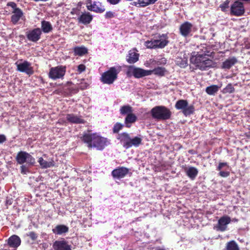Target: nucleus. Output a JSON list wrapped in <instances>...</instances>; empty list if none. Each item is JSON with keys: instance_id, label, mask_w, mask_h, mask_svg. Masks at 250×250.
<instances>
[{"instance_id": "nucleus-41", "label": "nucleus", "mask_w": 250, "mask_h": 250, "mask_svg": "<svg viewBox=\"0 0 250 250\" xmlns=\"http://www.w3.org/2000/svg\"><path fill=\"white\" fill-rule=\"evenodd\" d=\"M124 125L120 123H116L113 128V132L115 133H118L119 131L122 129Z\"/></svg>"}, {"instance_id": "nucleus-8", "label": "nucleus", "mask_w": 250, "mask_h": 250, "mask_svg": "<svg viewBox=\"0 0 250 250\" xmlns=\"http://www.w3.org/2000/svg\"><path fill=\"white\" fill-rule=\"evenodd\" d=\"M65 72L66 67L62 65L51 67L50 69L48 76L49 78L53 80L62 79Z\"/></svg>"}, {"instance_id": "nucleus-20", "label": "nucleus", "mask_w": 250, "mask_h": 250, "mask_svg": "<svg viewBox=\"0 0 250 250\" xmlns=\"http://www.w3.org/2000/svg\"><path fill=\"white\" fill-rule=\"evenodd\" d=\"M69 228L67 226L64 225H57L52 229L53 232L56 235H63L68 232Z\"/></svg>"}, {"instance_id": "nucleus-22", "label": "nucleus", "mask_w": 250, "mask_h": 250, "mask_svg": "<svg viewBox=\"0 0 250 250\" xmlns=\"http://www.w3.org/2000/svg\"><path fill=\"white\" fill-rule=\"evenodd\" d=\"M66 120L73 124H83L84 120L81 117L73 114H68L66 116Z\"/></svg>"}, {"instance_id": "nucleus-44", "label": "nucleus", "mask_w": 250, "mask_h": 250, "mask_svg": "<svg viewBox=\"0 0 250 250\" xmlns=\"http://www.w3.org/2000/svg\"><path fill=\"white\" fill-rule=\"evenodd\" d=\"M229 2L228 0H227L220 5L222 11H225L226 8L229 7Z\"/></svg>"}, {"instance_id": "nucleus-52", "label": "nucleus", "mask_w": 250, "mask_h": 250, "mask_svg": "<svg viewBox=\"0 0 250 250\" xmlns=\"http://www.w3.org/2000/svg\"><path fill=\"white\" fill-rule=\"evenodd\" d=\"M21 240L20 238L17 235V248L21 245Z\"/></svg>"}, {"instance_id": "nucleus-21", "label": "nucleus", "mask_w": 250, "mask_h": 250, "mask_svg": "<svg viewBox=\"0 0 250 250\" xmlns=\"http://www.w3.org/2000/svg\"><path fill=\"white\" fill-rule=\"evenodd\" d=\"M187 175L192 180L195 179L198 173V170L195 167H188L185 169Z\"/></svg>"}, {"instance_id": "nucleus-19", "label": "nucleus", "mask_w": 250, "mask_h": 250, "mask_svg": "<svg viewBox=\"0 0 250 250\" xmlns=\"http://www.w3.org/2000/svg\"><path fill=\"white\" fill-rule=\"evenodd\" d=\"M238 62V60L235 57H230L223 62L221 68L224 69H229L232 66Z\"/></svg>"}, {"instance_id": "nucleus-23", "label": "nucleus", "mask_w": 250, "mask_h": 250, "mask_svg": "<svg viewBox=\"0 0 250 250\" xmlns=\"http://www.w3.org/2000/svg\"><path fill=\"white\" fill-rule=\"evenodd\" d=\"M3 250H16V235H13L8 240Z\"/></svg>"}, {"instance_id": "nucleus-40", "label": "nucleus", "mask_w": 250, "mask_h": 250, "mask_svg": "<svg viewBox=\"0 0 250 250\" xmlns=\"http://www.w3.org/2000/svg\"><path fill=\"white\" fill-rule=\"evenodd\" d=\"M88 85V83L84 79L81 80V82L78 83V87L81 90L86 89Z\"/></svg>"}, {"instance_id": "nucleus-9", "label": "nucleus", "mask_w": 250, "mask_h": 250, "mask_svg": "<svg viewBox=\"0 0 250 250\" xmlns=\"http://www.w3.org/2000/svg\"><path fill=\"white\" fill-rule=\"evenodd\" d=\"M86 7L88 10L97 13H102L105 11L104 7L101 2L98 1L87 0L86 1Z\"/></svg>"}, {"instance_id": "nucleus-30", "label": "nucleus", "mask_w": 250, "mask_h": 250, "mask_svg": "<svg viewBox=\"0 0 250 250\" xmlns=\"http://www.w3.org/2000/svg\"><path fill=\"white\" fill-rule=\"evenodd\" d=\"M221 86L222 84L220 85H211L207 87L205 91L206 93L209 95H214L219 91Z\"/></svg>"}, {"instance_id": "nucleus-10", "label": "nucleus", "mask_w": 250, "mask_h": 250, "mask_svg": "<svg viewBox=\"0 0 250 250\" xmlns=\"http://www.w3.org/2000/svg\"><path fill=\"white\" fill-rule=\"evenodd\" d=\"M17 70L20 72L25 73L26 74L30 76L34 73V70L31 65V63L24 61L22 62L17 64Z\"/></svg>"}, {"instance_id": "nucleus-37", "label": "nucleus", "mask_w": 250, "mask_h": 250, "mask_svg": "<svg viewBox=\"0 0 250 250\" xmlns=\"http://www.w3.org/2000/svg\"><path fill=\"white\" fill-rule=\"evenodd\" d=\"M120 111L122 115L132 114V108L129 105H124L121 107Z\"/></svg>"}, {"instance_id": "nucleus-39", "label": "nucleus", "mask_w": 250, "mask_h": 250, "mask_svg": "<svg viewBox=\"0 0 250 250\" xmlns=\"http://www.w3.org/2000/svg\"><path fill=\"white\" fill-rule=\"evenodd\" d=\"M234 91V88L231 83L228 84L225 88L222 90L224 94L232 93Z\"/></svg>"}, {"instance_id": "nucleus-57", "label": "nucleus", "mask_w": 250, "mask_h": 250, "mask_svg": "<svg viewBox=\"0 0 250 250\" xmlns=\"http://www.w3.org/2000/svg\"><path fill=\"white\" fill-rule=\"evenodd\" d=\"M158 0H154V3H155L156 1H157Z\"/></svg>"}, {"instance_id": "nucleus-11", "label": "nucleus", "mask_w": 250, "mask_h": 250, "mask_svg": "<svg viewBox=\"0 0 250 250\" xmlns=\"http://www.w3.org/2000/svg\"><path fill=\"white\" fill-rule=\"evenodd\" d=\"M231 222L230 218L228 216H223L218 221L217 225L216 226V229L218 231H224L227 229V226Z\"/></svg>"}, {"instance_id": "nucleus-2", "label": "nucleus", "mask_w": 250, "mask_h": 250, "mask_svg": "<svg viewBox=\"0 0 250 250\" xmlns=\"http://www.w3.org/2000/svg\"><path fill=\"white\" fill-rule=\"evenodd\" d=\"M81 139L87 144L88 147H95L99 150H103L109 144L106 138L101 137L97 133H84Z\"/></svg>"}, {"instance_id": "nucleus-6", "label": "nucleus", "mask_w": 250, "mask_h": 250, "mask_svg": "<svg viewBox=\"0 0 250 250\" xmlns=\"http://www.w3.org/2000/svg\"><path fill=\"white\" fill-rule=\"evenodd\" d=\"M121 67L119 65L110 67L107 71L102 75L101 82L105 84H112L117 79L118 75L121 72Z\"/></svg>"}, {"instance_id": "nucleus-13", "label": "nucleus", "mask_w": 250, "mask_h": 250, "mask_svg": "<svg viewBox=\"0 0 250 250\" xmlns=\"http://www.w3.org/2000/svg\"><path fill=\"white\" fill-rule=\"evenodd\" d=\"M192 24L188 21H186L182 23L179 28L181 35L184 37H188L192 31Z\"/></svg>"}, {"instance_id": "nucleus-51", "label": "nucleus", "mask_w": 250, "mask_h": 250, "mask_svg": "<svg viewBox=\"0 0 250 250\" xmlns=\"http://www.w3.org/2000/svg\"><path fill=\"white\" fill-rule=\"evenodd\" d=\"M6 140L5 136L4 135H0V144L2 143Z\"/></svg>"}, {"instance_id": "nucleus-18", "label": "nucleus", "mask_w": 250, "mask_h": 250, "mask_svg": "<svg viewBox=\"0 0 250 250\" xmlns=\"http://www.w3.org/2000/svg\"><path fill=\"white\" fill-rule=\"evenodd\" d=\"M130 138V137L128 133L126 132H123L118 134L117 139L120 140L124 148L125 149H128Z\"/></svg>"}, {"instance_id": "nucleus-17", "label": "nucleus", "mask_w": 250, "mask_h": 250, "mask_svg": "<svg viewBox=\"0 0 250 250\" xmlns=\"http://www.w3.org/2000/svg\"><path fill=\"white\" fill-rule=\"evenodd\" d=\"M93 19L92 15L88 12H82L81 14L78 17L77 20L79 23L84 25L88 24L91 22Z\"/></svg>"}, {"instance_id": "nucleus-53", "label": "nucleus", "mask_w": 250, "mask_h": 250, "mask_svg": "<svg viewBox=\"0 0 250 250\" xmlns=\"http://www.w3.org/2000/svg\"><path fill=\"white\" fill-rule=\"evenodd\" d=\"M12 21L13 23H16V14H14L12 15Z\"/></svg>"}, {"instance_id": "nucleus-33", "label": "nucleus", "mask_w": 250, "mask_h": 250, "mask_svg": "<svg viewBox=\"0 0 250 250\" xmlns=\"http://www.w3.org/2000/svg\"><path fill=\"white\" fill-rule=\"evenodd\" d=\"M25 21V17L23 16L22 11L19 8H17V24H23Z\"/></svg>"}, {"instance_id": "nucleus-27", "label": "nucleus", "mask_w": 250, "mask_h": 250, "mask_svg": "<svg viewBox=\"0 0 250 250\" xmlns=\"http://www.w3.org/2000/svg\"><path fill=\"white\" fill-rule=\"evenodd\" d=\"M38 162L39 163L41 167L42 168H47L54 166L55 163L52 160L50 161L44 160L42 157H40L39 159Z\"/></svg>"}, {"instance_id": "nucleus-3", "label": "nucleus", "mask_w": 250, "mask_h": 250, "mask_svg": "<svg viewBox=\"0 0 250 250\" xmlns=\"http://www.w3.org/2000/svg\"><path fill=\"white\" fill-rule=\"evenodd\" d=\"M17 162L20 164L26 163L25 165L21 166V173L26 174L29 172V167L35 164V159L29 153L21 151L17 154Z\"/></svg>"}, {"instance_id": "nucleus-43", "label": "nucleus", "mask_w": 250, "mask_h": 250, "mask_svg": "<svg viewBox=\"0 0 250 250\" xmlns=\"http://www.w3.org/2000/svg\"><path fill=\"white\" fill-rule=\"evenodd\" d=\"M219 175L222 177L226 178L229 175V171H223L222 170H219Z\"/></svg>"}, {"instance_id": "nucleus-42", "label": "nucleus", "mask_w": 250, "mask_h": 250, "mask_svg": "<svg viewBox=\"0 0 250 250\" xmlns=\"http://www.w3.org/2000/svg\"><path fill=\"white\" fill-rule=\"evenodd\" d=\"M227 167V168H229V166L228 164L226 162H220L219 163V165L218 167H217L216 170H222L225 167Z\"/></svg>"}, {"instance_id": "nucleus-50", "label": "nucleus", "mask_w": 250, "mask_h": 250, "mask_svg": "<svg viewBox=\"0 0 250 250\" xmlns=\"http://www.w3.org/2000/svg\"><path fill=\"white\" fill-rule=\"evenodd\" d=\"M111 4L115 5L118 4L120 0H106Z\"/></svg>"}, {"instance_id": "nucleus-35", "label": "nucleus", "mask_w": 250, "mask_h": 250, "mask_svg": "<svg viewBox=\"0 0 250 250\" xmlns=\"http://www.w3.org/2000/svg\"><path fill=\"white\" fill-rule=\"evenodd\" d=\"M74 52L75 55L80 56H83L87 53V49L84 47H76L74 49Z\"/></svg>"}, {"instance_id": "nucleus-46", "label": "nucleus", "mask_w": 250, "mask_h": 250, "mask_svg": "<svg viewBox=\"0 0 250 250\" xmlns=\"http://www.w3.org/2000/svg\"><path fill=\"white\" fill-rule=\"evenodd\" d=\"M81 13L82 12H81L80 10L78 8H73L72 9V11H71V15H76L77 16H78L79 17L81 14Z\"/></svg>"}, {"instance_id": "nucleus-56", "label": "nucleus", "mask_w": 250, "mask_h": 250, "mask_svg": "<svg viewBox=\"0 0 250 250\" xmlns=\"http://www.w3.org/2000/svg\"><path fill=\"white\" fill-rule=\"evenodd\" d=\"M248 45H249V47L248 48H250V42H249Z\"/></svg>"}, {"instance_id": "nucleus-12", "label": "nucleus", "mask_w": 250, "mask_h": 250, "mask_svg": "<svg viewBox=\"0 0 250 250\" xmlns=\"http://www.w3.org/2000/svg\"><path fill=\"white\" fill-rule=\"evenodd\" d=\"M129 169L125 167H120L114 169L111 173L115 179L120 180L125 177L128 173Z\"/></svg>"}, {"instance_id": "nucleus-34", "label": "nucleus", "mask_w": 250, "mask_h": 250, "mask_svg": "<svg viewBox=\"0 0 250 250\" xmlns=\"http://www.w3.org/2000/svg\"><path fill=\"white\" fill-rule=\"evenodd\" d=\"M149 71H151V74L153 73L154 74L159 76H163L165 74L166 69L164 67H157L154 69Z\"/></svg>"}, {"instance_id": "nucleus-54", "label": "nucleus", "mask_w": 250, "mask_h": 250, "mask_svg": "<svg viewBox=\"0 0 250 250\" xmlns=\"http://www.w3.org/2000/svg\"><path fill=\"white\" fill-rule=\"evenodd\" d=\"M11 5H12V7L13 8V13H16V8L15 7H16V4L14 2H13L11 3Z\"/></svg>"}, {"instance_id": "nucleus-38", "label": "nucleus", "mask_w": 250, "mask_h": 250, "mask_svg": "<svg viewBox=\"0 0 250 250\" xmlns=\"http://www.w3.org/2000/svg\"><path fill=\"white\" fill-rule=\"evenodd\" d=\"M187 100H178L175 105V107L177 110H182L184 109V106L187 104Z\"/></svg>"}, {"instance_id": "nucleus-4", "label": "nucleus", "mask_w": 250, "mask_h": 250, "mask_svg": "<svg viewBox=\"0 0 250 250\" xmlns=\"http://www.w3.org/2000/svg\"><path fill=\"white\" fill-rule=\"evenodd\" d=\"M168 39L167 34H159L155 36L151 40L145 42V45L147 48L162 49L167 45L169 42Z\"/></svg>"}, {"instance_id": "nucleus-31", "label": "nucleus", "mask_w": 250, "mask_h": 250, "mask_svg": "<svg viewBox=\"0 0 250 250\" xmlns=\"http://www.w3.org/2000/svg\"><path fill=\"white\" fill-rule=\"evenodd\" d=\"M41 24L42 29L44 33H48L51 32L53 29L52 26L49 21H42Z\"/></svg>"}, {"instance_id": "nucleus-49", "label": "nucleus", "mask_w": 250, "mask_h": 250, "mask_svg": "<svg viewBox=\"0 0 250 250\" xmlns=\"http://www.w3.org/2000/svg\"><path fill=\"white\" fill-rule=\"evenodd\" d=\"M167 62V60L165 58H162L157 61V64L158 65L165 64Z\"/></svg>"}, {"instance_id": "nucleus-45", "label": "nucleus", "mask_w": 250, "mask_h": 250, "mask_svg": "<svg viewBox=\"0 0 250 250\" xmlns=\"http://www.w3.org/2000/svg\"><path fill=\"white\" fill-rule=\"evenodd\" d=\"M105 19H111L115 17V13L112 11H107L104 15Z\"/></svg>"}, {"instance_id": "nucleus-15", "label": "nucleus", "mask_w": 250, "mask_h": 250, "mask_svg": "<svg viewBox=\"0 0 250 250\" xmlns=\"http://www.w3.org/2000/svg\"><path fill=\"white\" fill-rule=\"evenodd\" d=\"M231 12L235 15H242L244 12L243 3L239 1H235L231 7Z\"/></svg>"}, {"instance_id": "nucleus-36", "label": "nucleus", "mask_w": 250, "mask_h": 250, "mask_svg": "<svg viewBox=\"0 0 250 250\" xmlns=\"http://www.w3.org/2000/svg\"><path fill=\"white\" fill-rule=\"evenodd\" d=\"M226 248V250H240L237 244L234 240L228 242Z\"/></svg>"}, {"instance_id": "nucleus-14", "label": "nucleus", "mask_w": 250, "mask_h": 250, "mask_svg": "<svg viewBox=\"0 0 250 250\" xmlns=\"http://www.w3.org/2000/svg\"><path fill=\"white\" fill-rule=\"evenodd\" d=\"M41 34V30L39 28H37L29 31L27 37L29 41L36 42L40 40Z\"/></svg>"}, {"instance_id": "nucleus-48", "label": "nucleus", "mask_w": 250, "mask_h": 250, "mask_svg": "<svg viewBox=\"0 0 250 250\" xmlns=\"http://www.w3.org/2000/svg\"><path fill=\"white\" fill-rule=\"evenodd\" d=\"M85 69V66L83 64H81L78 66V71L79 73L83 72Z\"/></svg>"}, {"instance_id": "nucleus-47", "label": "nucleus", "mask_w": 250, "mask_h": 250, "mask_svg": "<svg viewBox=\"0 0 250 250\" xmlns=\"http://www.w3.org/2000/svg\"><path fill=\"white\" fill-rule=\"evenodd\" d=\"M27 235L29 236L32 240H35L38 237V235L33 231H31L27 234Z\"/></svg>"}, {"instance_id": "nucleus-32", "label": "nucleus", "mask_w": 250, "mask_h": 250, "mask_svg": "<svg viewBox=\"0 0 250 250\" xmlns=\"http://www.w3.org/2000/svg\"><path fill=\"white\" fill-rule=\"evenodd\" d=\"M176 64L181 68H185L188 65V59L186 57H177L176 59Z\"/></svg>"}, {"instance_id": "nucleus-55", "label": "nucleus", "mask_w": 250, "mask_h": 250, "mask_svg": "<svg viewBox=\"0 0 250 250\" xmlns=\"http://www.w3.org/2000/svg\"><path fill=\"white\" fill-rule=\"evenodd\" d=\"M157 250H166L164 249H158Z\"/></svg>"}, {"instance_id": "nucleus-7", "label": "nucleus", "mask_w": 250, "mask_h": 250, "mask_svg": "<svg viewBox=\"0 0 250 250\" xmlns=\"http://www.w3.org/2000/svg\"><path fill=\"white\" fill-rule=\"evenodd\" d=\"M126 74L128 76H133L136 78H140L151 74V71L136 67L134 66H129L127 69Z\"/></svg>"}, {"instance_id": "nucleus-26", "label": "nucleus", "mask_w": 250, "mask_h": 250, "mask_svg": "<svg viewBox=\"0 0 250 250\" xmlns=\"http://www.w3.org/2000/svg\"><path fill=\"white\" fill-rule=\"evenodd\" d=\"M142 137L141 135L135 136L133 138H130L129 148L132 146L138 147L141 144Z\"/></svg>"}, {"instance_id": "nucleus-1", "label": "nucleus", "mask_w": 250, "mask_h": 250, "mask_svg": "<svg viewBox=\"0 0 250 250\" xmlns=\"http://www.w3.org/2000/svg\"><path fill=\"white\" fill-rule=\"evenodd\" d=\"M212 52L205 48L202 52H199L196 55H192L190 59L191 63L201 70H206L209 68L213 67L215 64L212 60L207 57L210 56Z\"/></svg>"}, {"instance_id": "nucleus-29", "label": "nucleus", "mask_w": 250, "mask_h": 250, "mask_svg": "<svg viewBox=\"0 0 250 250\" xmlns=\"http://www.w3.org/2000/svg\"><path fill=\"white\" fill-rule=\"evenodd\" d=\"M136 116L132 113L128 114L125 120V124L127 127H130L131 125L135 123L137 120Z\"/></svg>"}, {"instance_id": "nucleus-25", "label": "nucleus", "mask_w": 250, "mask_h": 250, "mask_svg": "<svg viewBox=\"0 0 250 250\" xmlns=\"http://www.w3.org/2000/svg\"><path fill=\"white\" fill-rule=\"evenodd\" d=\"M139 56V54L136 53L134 50H130L128 52L126 61L129 63H134L138 61Z\"/></svg>"}, {"instance_id": "nucleus-16", "label": "nucleus", "mask_w": 250, "mask_h": 250, "mask_svg": "<svg viewBox=\"0 0 250 250\" xmlns=\"http://www.w3.org/2000/svg\"><path fill=\"white\" fill-rule=\"evenodd\" d=\"M54 250H71V246L64 240L56 241L53 244Z\"/></svg>"}, {"instance_id": "nucleus-28", "label": "nucleus", "mask_w": 250, "mask_h": 250, "mask_svg": "<svg viewBox=\"0 0 250 250\" xmlns=\"http://www.w3.org/2000/svg\"><path fill=\"white\" fill-rule=\"evenodd\" d=\"M181 110L185 116H188L194 113L195 111L194 106L193 104H189L188 102L187 105L184 106V109H182Z\"/></svg>"}, {"instance_id": "nucleus-5", "label": "nucleus", "mask_w": 250, "mask_h": 250, "mask_svg": "<svg viewBox=\"0 0 250 250\" xmlns=\"http://www.w3.org/2000/svg\"><path fill=\"white\" fill-rule=\"evenodd\" d=\"M150 114L153 119L156 120H167L170 118L171 112L167 107L158 105L152 108Z\"/></svg>"}, {"instance_id": "nucleus-24", "label": "nucleus", "mask_w": 250, "mask_h": 250, "mask_svg": "<svg viewBox=\"0 0 250 250\" xmlns=\"http://www.w3.org/2000/svg\"><path fill=\"white\" fill-rule=\"evenodd\" d=\"M154 0H137L131 4L137 7H144L150 4H154Z\"/></svg>"}]
</instances>
